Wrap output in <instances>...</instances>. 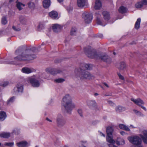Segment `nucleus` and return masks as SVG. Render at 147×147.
<instances>
[{
  "label": "nucleus",
  "instance_id": "obj_22",
  "mask_svg": "<svg viewBox=\"0 0 147 147\" xmlns=\"http://www.w3.org/2000/svg\"><path fill=\"white\" fill-rule=\"evenodd\" d=\"M115 110L117 112L119 113L125 111L126 109L125 107L123 106H118L116 107Z\"/></svg>",
  "mask_w": 147,
  "mask_h": 147
},
{
  "label": "nucleus",
  "instance_id": "obj_51",
  "mask_svg": "<svg viewBox=\"0 0 147 147\" xmlns=\"http://www.w3.org/2000/svg\"><path fill=\"white\" fill-rule=\"evenodd\" d=\"M133 111L137 115L138 114V112H139V111H138L136 110H135V109Z\"/></svg>",
  "mask_w": 147,
  "mask_h": 147
},
{
  "label": "nucleus",
  "instance_id": "obj_31",
  "mask_svg": "<svg viewBox=\"0 0 147 147\" xmlns=\"http://www.w3.org/2000/svg\"><path fill=\"white\" fill-rule=\"evenodd\" d=\"M125 66V63L122 62L119 63V66H118V68L120 70H122L124 69Z\"/></svg>",
  "mask_w": 147,
  "mask_h": 147
},
{
  "label": "nucleus",
  "instance_id": "obj_53",
  "mask_svg": "<svg viewBox=\"0 0 147 147\" xmlns=\"http://www.w3.org/2000/svg\"><path fill=\"white\" fill-rule=\"evenodd\" d=\"M116 144L118 145H119L121 144H120V142L118 141H117L116 142Z\"/></svg>",
  "mask_w": 147,
  "mask_h": 147
},
{
  "label": "nucleus",
  "instance_id": "obj_49",
  "mask_svg": "<svg viewBox=\"0 0 147 147\" xmlns=\"http://www.w3.org/2000/svg\"><path fill=\"white\" fill-rule=\"evenodd\" d=\"M125 144V141L123 139L121 140V145H123Z\"/></svg>",
  "mask_w": 147,
  "mask_h": 147
},
{
  "label": "nucleus",
  "instance_id": "obj_41",
  "mask_svg": "<svg viewBox=\"0 0 147 147\" xmlns=\"http://www.w3.org/2000/svg\"><path fill=\"white\" fill-rule=\"evenodd\" d=\"M5 145H7L9 147H12L14 144L13 142H6L5 144Z\"/></svg>",
  "mask_w": 147,
  "mask_h": 147
},
{
  "label": "nucleus",
  "instance_id": "obj_3",
  "mask_svg": "<svg viewBox=\"0 0 147 147\" xmlns=\"http://www.w3.org/2000/svg\"><path fill=\"white\" fill-rule=\"evenodd\" d=\"M75 75L76 78L80 79H88L90 80L93 77L92 75L88 72L80 68L76 69L75 71Z\"/></svg>",
  "mask_w": 147,
  "mask_h": 147
},
{
  "label": "nucleus",
  "instance_id": "obj_25",
  "mask_svg": "<svg viewBox=\"0 0 147 147\" xmlns=\"http://www.w3.org/2000/svg\"><path fill=\"white\" fill-rule=\"evenodd\" d=\"M102 14L105 20L107 21L110 19V15L108 12L107 11H104L102 12Z\"/></svg>",
  "mask_w": 147,
  "mask_h": 147
},
{
  "label": "nucleus",
  "instance_id": "obj_15",
  "mask_svg": "<svg viewBox=\"0 0 147 147\" xmlns=\"http://www.w3.org/2000/svg\"><path fill=\"white\" fill-rule=\"evenodd\" d=\"M17 145L19 147H27L29 144L26 141H22L16 143Z\"/></svg>",
  "mask_w": 147,
  "mask_h": 147
},
{
  "label": "nucleus",
  "instance_id": "obj_38",
  "mask_svg": "<svg viewBox=\"0 0 147 147\" xmlns=\"http://www.w3.org/2000/svg\"><path fill=\"white\" fill-rule=\"evenodd\" d=\"M1 23L3 24H5L7 23L6 18L5 17H3L2 18Z\"/></svg>",
  "mask_w": 147,
  "mask_h": 147
},
{
  "label": "nucleus",
  "instance_id": "obj_30",
  "mask_svg": "<svg viewBox=\"0 0 147 147\" xmlns=\"http://www.w3.org/2000/svg\"><path fill=\"white\" fill-rule=\"evenodd\" d=\"M127 10L126 8L123 6L120 7L119 9V12L122 13L126 12Z\"/></svg>",
  "mask_w": 147,
  "mask_h": 147
},
{
  "label": "nucleus",
  "instance_id": "obj_20",
  "mask_svg": "<svg viewBox=\"0 0 147 147\" xmlns=\"http://www.w3.org/2000/svg\"><path fill=\"white\" fill-rule=\"evenodd\" d=\"M34 71L32 68H29L27 67H24L22 69V71L24 73L28 74L33 72Z\"/></svg>",
  "mask_w": 147,
  "mask_h": 147
},
{
  "label": "nucleus",
  "instance_id": "obj_29",
  "mask_svg": "<svg viewBox=\"0 0 147 147\" xmlns=\"http://www.w3.org/2000/svg\"><path fill=\"white\" fill-rule=\"evenodd\" d=\"M141 22L140 18L137 19L135 25V28L136 29H138L140 27V24Z\"/></svg>",
  "mask_w": 147,
  "mask_h": 147
},
{
  "label": "nucleus",
  "instance_id": "obj_16",
  "mask_svg": "<svg viewBox=\"0 0 147 147\" xmlns=\"http://www.w3.org/2000/svg\"><path fill=\"white\" fill-rule=\"evenodd\" d=\"M142 133L143 135H141V138L144 142L147 144V131L146 130H144Z\"/></svg>",
  "mask_w": 147,
  "mask_h": 147
},
{
  "label": "nucleus",
  "instance_id": "obj_5",
  "mask_svg": "<svg viewBox=\"0 0 147 147\" xmlns=\"http://www.w3.org/2000/svg\"><path fill=\"white\" fill-rule=\"evenodd\" d=\"M113 131V128L112 127L109 126L106 128V132L107 136V140L110 143H115V141L113 139L112 133Z\"/></svg>",
  "mask_w": 147,
  "mask_h": 147
},
{
  "label": "nucleus",
  "instance_id": "obj_17",
  "mask_svg": "<svg viewBox=\"0 0 147 147\" xmlns=\"http://www.w3.org/2000/svg\"><path fill=\"white\" fill-rule=\"evenodd\" d=\"M87 105L90 107H95L97 106V104L95 100H88L87 101Z\"/></svg>",
  "mask_w": 147,
  "mask_h": 147
},
{
  "label": "nucleus",
  "instance_id": "obj_19",
  "mask_svg": "<svg viewBox=\"0 0 147 147\" xmlns=\"http://www.w3.org/2000/svg\"><path fill=\"white\" fill-rule=\"evenodd\" d=\"M49 15L51 18L55 19L58 17V13L55 11H53L49 13Z\"/></svg>",
  "mask_w": 147,
  "mask_h": 147
},
{
  "label": "nucleus",
  "instance_id": "obj_40",
  "mask_svg": "<svg viewBox=\"0 0 147 147\" xmlns=\"http://www.w3.org/2000/svg\"><path fill=\"white\" fill-rule=\"evenodd\" d=\"M44 26L43 24L42 23H40L38 26V30L40 31L41 30L44 28Z\"/></svg>",
  "mask_w": 147,
  "mask_h": 147
},
{
  "label": "nucleus",
  "instance_id": "obj_45",
  "mask_svg": "<svg viewBox=\"0 0 147 147\" xmlns=\"http://www.w3.org/2000/svg\"><path fill=\"white\" fill-rule=\"evenodd\" d=\"M118 75L119 78L122 80H124V78L121 75V74L119 73L118 74Z\"/></svg>",
  "mask_w": 147,
  "mask_h": 147
},
{
  "label": "nucleus",
  "instance_id": "obj_50",
  "mask_svg": "<svg viewBox=\"0 0 147 147\" xmlns=\"http://www.w3.org/2000/svg\"><path fill=\"white\" fill-rule=\"evenodd\" d=\"M98 37L100 38H103V35L102 34H100L98 35Z\"/></svg>",
  "mask_w": 147,
  "mask_h": 147
},
{
  "label": "nucleus",
  "instance_id": "obj_32",
  "mask_svg": "<svg viewBox=\"0 0 147 147\" xmlns=\"http://www.w3.org/2000/svg\"><path fill=\"white\" fill-rule=\"evenodd\" d=\"M77 28L75 27H73L71 29L70 34L72 36H75L76 33Z\"/></svg>",
  "mask_w": 147,
  "mask_h": 147
},
{
  "label": "nucleus",
  "instance_id": "obj_33",
  "mask_svg": "<svg viewBox=\"0 0 147 147\" xmlns=\"http://www.w3.org/2000/svg\"><path fill=\"white\" fill-rule=\"evenodd\" d=\"M19 20L20 23L23 24H26L27 22L26 20L23 16L20 17Z\"/></svg>",
  "mask_w": 147,
  "mask_h": 147
},
{
  "label": "nucleus",
  "instance_id": "obj_11",
  "mask_svg": "<svg viewBox=\"0 0 147 147\" xmlns=\"http://www.w3.org/2000/svg\"><path fill=\"white\" fill-rule=\"evenodd\" d=\"M131 100L133 101L135 104L141 107L145 111H146V108L143 106L144 104V101L140 98H138L136 99H134V98H131Z\"/></svg>",
  "mask_w": 147,
  "mask_h": 147
},
{
  "label": "nucleus",
  "instance_id": "obj_46",
  "mask_svg": "<svg viewBox=\"0 0 147 147\" xmlns=\"http://www.w3.org/2000/svg\"><path fill=\"white\" fill-rule=\"evenodd\" d=\"M12 28H13L16 31H19L20 30V28H17L16 27L14 26H13Z\"/></svg>",
  "mask_w": 147,
  "mask_h": 147
},
{
  "label": "nucleus",
  "instance_id": "obj_28",
  "mask_svg": "<svg viewBox=\"0 0 147 147\" xmlns=\"http://www.w3.org/2000/svg\"><path fill=\"white\" fill-rule=\"evenodd\" d=\"M16 3H17L16 7L19 11L21 10L22 9L21 6H23V7L25 6L24 4L20 2H18V1H16Z\"/></svg>",
  "mask_w": 147,
  "mask_h": 147
},
{
  "label": "nucleus",
  "instance_id": "obj_35",
  "mask_svg": "<svg viewBox=\"0 0 147 147\" xmlns=\"http://www.w3.org/2000/svg\"><path fill=\"white\" fill-rule=\"evenodd\" d=\"M15 97L14 96H13L11 97L7 102V105H9L10 103H12L14 99H15Z\"/></svg>",
  "mask_w": 147,
  "mask_h": 147
},
{
  "label": "nucleus",
  "instance_id": "obj_63",
  "mask_svg": "<svg viewBox=\"0 0 147 147\" xmlns=\"http://www.w3.org/2000/svg\"><path fill=\"white\" fill-rule=\"evenodd\" d=\"M113 54L114 55H115V52H114V53H113Z\"/></svg>",
  "mask_w": 147,
  "mask_h": 147
},
{
  "label": "nucleus",
  "instance_id": "obj_18",
  "mask_svg": "<svg viewBox=\"0 0 147 147\" xmlns=\"http://www.w3.org/2000/svg\"><path fill=\"white\" fill-rule=\"evenodd\" d=\"M77 3L78 7H83L85 6L86 2V0H77Z\"/></svg>",
  "mask_w": 147,
  "mask_h": 147
},
{
  "label": "nucleus",
  "instance_id": "obj_59",
  "mask_svg": "<svg viewBox=\"0 0 147 147\" xmlns=\"http://www.w3.org/2000/svg\"><path fill=\"white\" fill-rule=\"evenodd\" d=\"M101 136H103L104 137H105V136L104 134H103L102 133H101Z\"/></svg>",
  "mask_w": 147,
  "mask_h": 147
},
{
  "label": "nucleus",
  "instance_id": "obj_52",
  "mask_svg": "<svg viewBox=\"0 0 147 147\" xmlns=\"http://www.w3.org/2000/svg\"><path fill=\"white\" fill-rule=\"evenodd\" d=\"M120 134L122 135H124L125 134V133L123 131H121L120 132Z\"/></svg>",
  "mask_w": 147,
  "mask_h": 147
},
{
  "label": "nucleus",
  "instance_id": "obj_1",
  "mask_svg": "<svg viewBox=\"0 0 147 147\" xmlns=\"http://www.w3.org/2000/svg\"><path fill=\"white\" fill-rule=\"evenodd\" d=\"M15 53L20 54L15 59L17 61H24L32 60L36 58V55L33 54V51L30 49H24L22 48H19L16 50Z\"/></svg>",
  "mask_w": 147,
  "mask_h": 147
},
{
  "label": "nucleus",
  "instance_id": "obj_62",
  "mask_svg": "<svg viewBox=\"0 0 147 147\" xmlns=\"http://www.w3.org/2000/svg\"><path fill=\"white\" fill-rule=\"evenodd\" d=\"M139 147H142V146H139Z\"/></svg>",
  "mask_w": 147,
  "mask_h": 147
},
{
  "label": "nucleus",
  "instance_id": "obj_34",
  "mask_svg": "<svg viewBox=\"0 0 147 147\" xmlns=\"http://www.w3.org/2000/svg\"><path fill=\"white\" fill-rule=\"evenodd\" d=\"M143 5V4L142 2H139L135 4V6L137 8H139L142 7Z\"/></svg>",
  "mask_w": 147,
  "mask_h": 147
},
{
  "label": "nucleus",
  "instance_id": "obj_6",
  "mask_svg": "<svg viewBox=\"0 0 147 147\" xmlns=\"http://www.w3.org/2000/svg\"><path fill=\"white\" fill-rule=\"evenodd\" d=\"M128 140L132 144L139 147L141 146L142 140L141 138L138 136H130L128 137Z\"/></svg>",
  "mask_w": 147,
  "mask_h": 147
},
{
  "label": "nucleus",
  "instance_id": "obj_39",
  "mask_svg": "<svg viewBox=\"0 0 147 147\" xmlns=\"http://www.w3.org/2000/svg\"><path fill=\"white\" fill-rule=\"evenodd\" d=\"M28 5L29 7L31 9H34L35 7L34 3L32 2H30L28 3Z\"/></svg>",
  "mask_w": 147,
  "mask_h": 147
},
{
  "label": "nucleus",
  "instance_id": "obj_24",
  "mask_svg": "<svg viewBox=\"0 0 147 147\" xmlns=\"http://www.w3.org/2000/svg\"><path fill=\"white\" fill-rule=\"evenodd\" d=\"M7 117L5 112L1 111L0 112V121H2L5 120Z\"/></svg>",
  "mask_w": 147,
  "mask_h": 147
},
{
  "label": "nucleus",
  "instance_id": "obj_43",
  "mask_svg": "<svg viewBox=\"0 0 147 147\" xmlns=\"http://www.w3.org/2000/svg\"><path fill=\"white\" fill-rule=\"evenodd\" d=\"M8 84V82H5L2 83L0 84V86H2L3 87H5Z\"/></svg>",
  "mask_w": 147,
  "mask_h": 147
},
{
  "label": "nucleus",
  "instance_id": "obj_64",
  "mask_svg": "<svg viewBox=\"0 0 147 147\" xmlns=\"http://www.w3.org/2000/svg\"><path fill=\"white\" fill-rule=\"evenodd\" d=\"M96 15L97 14L98 15V13H95Z\"/></svg>",
  "mask_w": 147,
  "mask_h": 147
},
{
  "label": "nucleus",
  "instance_id": "obj_57",
  "mask_svg": "<svg viewBox=\"0 0 147 147\" xmlns=\"http://www.w3.org/2000/svg\"><path fill=\"white\" fill-rule=\"evenodd\" d=\"M98 95V94L97 93H95L94 94V95L95 96H97Z\"/></svg>",
  "mask_w": 147,
  "mask_h": 147
},
{
  "label": "nucleus",
  "instance_id": "obj_47",
  "mask_svg": "<svg viewBox=\"0 0 147 147\" xmlns=\"http://www.w3.org/2000/svg\"><path fill=\"white\" fill-rule=\"evenodd\" d=\"M142 3L144 5H147V0H142Z\"/></svg>",
  "mask_w": 147,
  "mask_h": 147
},
{
  "label": "nucleus",
  "instance_id": "obj_56",
  "mask_svg": "<svg viewBox=\"0 0 147 147\" xmlns=\"http://www.w3.org/2000/svg\"><path fill=\"white\" fill-rule=\"evenodd\" d=\"M58 2H62L63 1V0H57Z\"/></svg>",
  "mask_w": 147,
  "mask_h": 147
},
{
  "label": "nucleus",
  "instance_id": "obj_7",
  "mask_svg": "<svg viewBox=\"0 0 147 147\" xmlns=\"http://www.w3.org/2000/svg\"><path fill=\"white\" fill-rule=\"evenodd\" d=\"M82 17L85 22L87 24L90 23L92 19V14L87 12H84L82 14Z\"/></svg>",
  "mask_w": 147,
  "mask_h": 147
},
{
  "label": "nucleus",
  "instance_id": "obj_54",
  "mask_svg": "<svg viewBox=\"0 0 147 147\" xmlns=\"http://www.w3.org/2000/svg\"><path fill=\"white\" fill-rule=\"evenodd\" d=\"M46 120L49 121H50V122H52V121L50 119H49L48 117H47L46 118Z\"/></svg>",
  "mask_w": 147,
  "mask_h": 147
},
{
  "label": "nucleus",
  "instance_id": "obj_13",
  "mask_svg": "<svg viewBox=\"0 0 147 147\" xmlns=\"http://www.w3.org/2000/svg\"><path fill=\"white\" fill-rule=\"evenodd\" d=\"M23 90V85L21 84H18L16 86L14 89V90L15 92H22Z\"/></svg>",
  "mask_w": 147,
  "mask_h": 147
},
{
  "label": "nucleus",
  "instance_id": "obj_9",
  "mask_svg": "<svg viewBox=\"0 0 147 147\" xmlns=\"http://www.w3.org/2000/svg\"><path fill=\"white\" fill-rule=\"evenodd\" d=\"M98 59H101L107 64H110L111 62V58L106 54H99Z\"/></svg>",
  "mask_w": 147,
  "mask_h": 147
},
{
  "label": "nucleus",
  "instance_id": "obj_14",
  "mask_svg": "<svg viewBox=\"0 0 147 147\" xmlns=\"http://www.w3.org/2000/svg\"><path fill=\"white\" fill-rule=\"evenodd\" d=\"M62 27L57 24H55L53 26L52 28L53 31L55 33L60 32L62 29Z\"/></svg>",
  "mask_w": 147,
  "mask_h": 147
},
{
  "label": "nucleus",
  "instance_id": "obj_55",
  "mask_svg": "<svg viewBox=\"0 0 147 147\" xmlns=\"http://www.w3.org/2000/svg\"><path fill=\"white\" fill-rule=\"evenodd\" d=\"M104 84L106 87H109V86L107 84H106L105 83H104Z\"/></svg>",
  "mask_w": 147,
  "mask_h": 147
},
{
  "label": "nucleus",
  "instance_id": "obj_26",
  "mask_svg": "<svg viewBox=\"0 0 147 147\" xmlns=\"http://www.w3.org/2000/svg\"><path fill=\"white\" fill-rule=\"evenodd\" d=\"M10 136L9 133L3 132L0 134V137L5 138H7Z\"/></svg>",
  "mask_w": 147,
  "mask_h": 147
},
{
  "label": "nucleus",
  "instance_id": "obj_12",
  "mask_svg": "<svg viewBox=\"0 0 147 147\" xmlns=\"http://www.w3.org/2000/svg\"><path fill=\"white\" fill-rule=\"evenodd\" d=\"M30 82L34 87H38L40 86L39 81L35 78H31L29 80Z\"/></svg>",
  "mask_w": 147,
  "mask_h": 147
},
{
  "label": "nucleus",
  "instance_id": "obj_60",
  "mask_svg": "<svg viewBox=\"0 0 147 147\" xmlns=\"http://www.w3.org/2000/svg\"><path fill=\"white\" fill-rule=\"evenodd\" d=\"M130 126V127H132V128H135V127H134L133 126V125H131Z\"/></svg>",
  "mask_w": 147,
  "mask_h": 147
},
{
  "label": "nucleus",
  "instance_id": "obj_21",
  "mask_svg": "<svg viewBox=\"0 0 147 147\" xmlns=\"http://www.w3.org/2000/svg\"><path fill=\"white\" fill-rule=\"evenodd\" d=\"M43 6L45 8L49 7L51 4L50 0H44L42 2Z\"/></svg>",
  "mask_w": 147,
  "mask_h": 147
},
{
  "label": "nucleus",
  "instance_id": "obj_2",
  "mask_svg": "<svg viewBox=\"0 0 147 147\" xmlns=\"http://www.w3.org/2000/svg\"><path fill=\"white\" fill-rule=\"evenodd\" d=\"M62 104L67 113L70 114L73 109L75 107L74 104L72 102L71 96L67 94L63 99Z\"/></svg>",
  "mask_w": 147,
  "mask_h": 147
},
{
  "label": "nucleus",
  "instance_id": "obj_42",
  "mask_svg": "<svg viewBox=\"0 0 147 147\" xmlns=\"http://www.w3.org/2000/svg\"><path fill=\"white\" fill-rule=\"evenodd\" d=\"M96 21L97 23L98 24L104 26L105 25V24H103L100 18H97Z\"/></svg>",
  "mask_w": 147,
  "mask_h": 147
},
{
  "label": "nucleus",
  "instance_id": "obj_44",
  "mask_svg": "<svg viewBox=\"0 0 147 147\" xmlns=\"http://www.w3.org/2000/svg\"><path fill=\"white\" fill-rule=\"evenodd\" d=\"M78 112L81 117H83L82 111V109H78Z\"/></svg>",
  "mask_w": 147,
  "mask_h": 147
},
{
  "label": "nucleus",
  "instance_id": "obj_36",
  "mask_svg": "<svg viewBox=\"0 0 147 147\" xmlns=\"http://www.w3.org/2000/svg\"><path fill=\"white\" fill-rule=\"evenodd\" d=\"M65 81L63 78H59L54 80V82L56 83H62Z\"/></svg>",
  "mask_w": 147,
  "mask_h": 147
},
{
  "label": "nucleus",
  "instance_id": "obj_61",
  "mask_svg": "<svg viewBox=\"0 0 147 147\" xmlns=\"http://www.w3.org/2000/svg\"><path fill=\"white\" fill-rule=\"evenodd\" d=\"M7 63L11 64H13V63H11H11Z\"/></svg>",
  "mask_w": 147,
  "mask_h": 147
},
{
  "label": "nucleus",
  "instance_id": "obj_48",
  "mask_svg": "<svg viewBox=\"0 0 147 147\" xmlns=\"http://www.w3.org/2000/svg\"><path fill=\"white\" fill-rule=\"evenodd\" d=\"M137 115L141 116H144V115L140 111L138 112V113L137 114Z\"/></svg>",
  "mask_w": 147,
  "mask_h": 147
},
{
  "label": "nucleus",
  "instance_id": "obj_4",
  "mask_svg": "<svg viewBox=\"0 0 147 147\" xmlns=\"http://www.w3.org/2000/svg\"><path fill=\"white\" fill-rule=\"evenodd\" d=\"M84 53L89 58L98 59L99 54H97L96 51L90 47H85L84 49Z\"/></svg>",
  "mask_w": 147,
  "mask_h": 147
},
{
  "label": "nucleus",
  "instance_id": "obj_23",
  "mask_svg": "<svg viewBox=\"0 0 147 147\" xmlns=\"http://www.w3.org/2000/svg\"><path fill=\"white\" fill-rule=\"evenodd\" d=\"M94 8L96 9H99L102 7V4L100 0H96L95 2Z\"/></svg>",
  "mask_w": 147,
  "mask_h": 147
},
{
  "label": "nucleus",
  "instance_id": "obj_8",
  "mask_svg": "<svg viewBox=\"0 0 147 147\" xmlns=\"http://www.w3.org/2000/svg\"><path fill=\"white\" fill-rule=\"evenodd\" d=\"M66 121L65 118L61 114L58 115L56 119V123L59 127H63L65 124Z\"/></svg>",
  "mask_w": 147,
  "mask_h": 147
},
{
  "label": "nucleus",
  "instance_id": "obj_10",
  "mask_svg": "<svg viewBox=\"0 0 147 147\" xmlns=\"http://www.w3.org/2000/svg\"><path fill=\"white\" fill-rule=\"evenodd\" d=\"M47 72L50 73L51 74L54 75L58 74L61 73L63 70L60 69L48 68L46 69Z\"/></svg>",
  "mask_w": 147,
  "mask_h": 147
},
{
  "label": "nucleus",
  "instance_id": "obj_27",
  "mask_svg": "<svg viewBox=\"0 0 147 147\" xmlns=\"http://www.w3.org/2000/svg\"><path fill=\"white\" fill-rule=\"evenodd\" d=\"M119 127L121 129L127 131H129L130 130V129L127 126L123 124H119Z\"/></svg>",
  "mask_w": 147,
  "mask_h": 147
},
{
  "label": "nucleus",
  "instance_id": "obj_37",
  "mask_svg": "<svg viewBox=\"0 0 147 147\" xmlns=\"http://www.w3.org/2000/svg\"><path fill=\"white\" fill-rule=\"evenodd\" d=\"M84 67L87 70H90L92 68V65L91 64H86L84 65Z\"/></svg>",
  "mask_w": 147,
  "mask_h": 147
},
{
  "label": "nucleus",
  "instance_id": "obj_58",
  "mask_svg": "<svg viewBox=\"0 0 147 147\" xmlns=\"http://www.w3.org/2000/svg\"><path fill=\"white\" fill-rule=\"evenodd\" d=\"M14 0H9V2L10 3H11Z\"/></svg>",
  "mask_w": 147,
  "mask_h": 147
}]
</instances>
